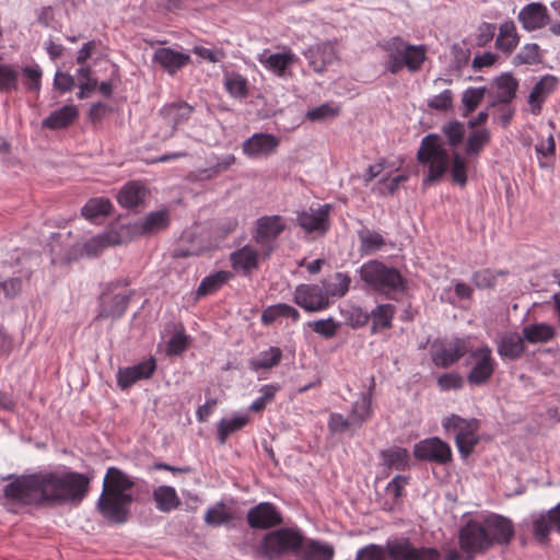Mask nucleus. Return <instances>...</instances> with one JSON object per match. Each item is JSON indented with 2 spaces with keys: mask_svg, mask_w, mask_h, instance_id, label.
<instances>
[{
  "mask_svg": "<svg viewBox=\"0 0 560 560\" xmlns=\"http://www.w3.org/2000/svg\"><path fill=\"white\" fill-rule=\"evenodd\" d=\"M280 144L279 139L271 133L256 132L243 144V153L248 158L268 156L276 152Z\"/></svg>",
  "mask_w": 560,
  "mask_h": 560,
  "instance_id": "nucleus-20",
  "label": "nucleus"
},
{
  "mask_svg": "<svg viewBox=\"0 0 560 560\" xmlns=\"http://www.w3.org/2000/svg\"><path fill=\"white\" fill-rule=\"evenodd\" d=\"M121 243V238L116 231H109L102 235H97L91 238L85 244V249L89 255H96L97 250L103 249L110 245H118Z\"/></svg>",
  "mask_w": 560,
  "mask_h": 560,
  "instance_id": "nucleus-47",
  "label": "nucleus"
},
{
  "mask_svg": "<svg viewBox=\"0 0 560 560\" xmlns=\"http://www.w3.org/2000/svg\"><path fill=\"white\" fill-rule=\"evenodd\" d=\"M442 427L446 432L455 433V444L463 457H467L474 452L479 442L477 434L480 427L479 420L465 419L453 413L442 421Z\"/></svg>",
  "mask_w": 560,
  "mask_h": 560,
  "instance_id": "nucleus-7",
  "label": "nucleus"
},
{
  "mask_svg": "<svg viewBox=\"0 0 560 560\" xmlns=\"http://www.w3.org/2000/svg\"><path fill=\"white\" fill-rule=\"evenodd\" d=\"M152 498L159 511L168 513L182 504L176 490L171 486H160L153 490Z\"/></svg>",
  "mask_w": 560,
  "mask_h": 560,
  "instance_id": "nucleus-33",
  "label": "nucleus"
},
{
  "mask_svg": "<svg viewBox=\"0 0 560 560\" xmlns=\"http://www.w3.org/2000/svg\"><path fill=\"white\" fill-rule=\"evenodd\" d=\"M249 421L247 415L235 416L232 419H222L218 423V440L220 444H224L230 434L244 428Z\"/></svg>",
  "mask_w": 560,
  "mask_h": 560,
  "instance_id": "nucleus-40",
  "label": "nucleus"
},
{
  "mask_svg": "<svg viewBox=\"0 0 560 560\" xmlns=\"http://www.w3.org/2000/svg\"><path fill=\"white\" fill-rule=\"evenodd\" d=\"M89 487L90 478L81 472H38L16 477L4 487V495L26 505L80 503Z\"/></svg>",
  "mask_w": 560,
  "mask_h": 560,
  "instance_id": "nucleus-1",
  "label": "nucleus"
},
{
  "mask_svg": "<svg viewBox=\"0 0 560 560\" xmlns=\"http://www.w3.org/2000/svg\"><path fill=\"white\" fill-rule=\"evenodd\" d=\"M395 314V306L392 304L377 305L372 312L373 317L372 331L375 332L377 328L386 329L392 326V319Z\"/></svg>",
  "mask_w": 560,
  "mask_h": 560,
  "instance_id": "nucleus-45",
  "label": "nucleus"
},
{
  "mask_svg": "<svg viewBox=\"0 0 560 560\" xmlns=\"http://www.w3.org/2000/svg\"><path fill=\"white\" fill-rule=\"evenodd\" d=\"M232 277L230 271L220 270L209 275L200 282L197 289L198 296H206L218 291L223 284H225Z\"/></svg>",
  "mask_w": 560,
  "mask_h": 560,
  "instance_id": "nucleus-39",
  "label": "nucleus"
},
{
  "mask_svg": "<svg viewBox=\"0 0 560 560\" xmlns=\"http://www.w3.org/2000/svg\"><path fill=\"white\" fill-rule=\"evenodd\" d=\"M505 271H492L490 269L479 270L474 273L472 281L480 289H489L495 285L497 277L505 275Z\"/></svg>",
  "mask_w": 560,
  "mask_h": 560,
  "instance_id": "nucleus-55",
  "label": "nucleus"
},
{
  "mask_svg": "<svg viewBox=\"0 0 560 560\" xmlns=\"http://www.w3.org/2000/svg\"><path fill=\"white\" fill-rule=\"evenodd\" d=\"M79 116V112L73 105H65L61 108L54 110L42 121L44 128L57 130L67 128Z\"/></svg>",
  "mask_w": 560,
  "mask_h": 560,
  "instance_id": "nucleus-30",
  "label": "nucleus"
},
{
  "mask_svg": "<svg viewBox=\"0 0 560 560\" xmlns=\"http://www.w3.org/2000/svg\"><path fill=\"white\" fill-rule=\"evenodd\" d=\"M454 93L451 90H444L440 94L428 101V106L434 110L445 112L452 108Z\"/></svg>",
  "mask_w": 560,
  "mask_h": 560,
  "instance_id": "nucleus-56",
  "label": "nucleus"
},
{
  "mask_svg": "<svg viewBox=\"0 0 560 560\" xmlns=\"http://www.w3.org/2000/svg\"><path fill=\"white\" fill-rule=\"evenodd\" d=\"M304 536L292 528H280L266 534L260 542L258 552L268 560H277L291 553L298 558Z\"/></svg>",
  "mask_w": 560,
  "mask_h": 560,
  "instance_id": "nucleus-6",
  "label": "nucleus"
},
{
  "mask_svg": "<svg viewBox=\"0 0 560 560\" xmlns=\"http://www.w3.org/2000/svg\"><path fill=\"white\" fill-rule=\"evenodd\" d=\"M442 132L446 138L447 144L456 149L464 140L466 129L463 122L453 120L442 127Z\"/></svg>",
  "mask_w": 560,
  "mask_h": 560,
  "instance_id": "nucleus-48",
  "label": "nucleus"
},
{
  "mask_svg": "<svg viewBox=\"0 0 560 560\" xmlns=\"http://www.w3.org/2000/svg\"><path fill=\"white\" fill-rule=\"evenodd\" d=\"M224 86L229 94L236 98L246 97L248 94L247 80L238 73L225 75Z\"/></svg>",
  "mask_w": 560,
  "mask_h": 560,
  "instance_id": "nucleus-50",
  "label": "nucleus"
},
{
  "mask_svg": "<svg viewBox=\"0 0 560 560\" xmlns=\"http://www.w3.org/2000/svg\"><path fill=\"white\" fill-rule=\"evenodd\" d=\"M304 56L308 60L310 67L318 73H322L327 66L331 65L337 59V52L334 44L324 42L311 46Z\"/></svg>",
  "mask_w": 560,
  "mask_h": 560,
  "instance_id": "nucleus-23",
  "label": "nucleus"
},
{
  "mask_svg": "<svg viewBox=\"0 0 560 560\" xmlns=\"http://www.w3.org/2000/svg\"><path fill=\"white\" fill-rule=\"evenodd\" d=\"M459 547L463 552H468L475 559L478 553H485L490 546L482 522L469 521L459 530Z\"/></svg>",
  "mask_w": 560,
  "mask_h": 560,
  "instance_id": "nucleus-12",
  "label": "nucleus"
},
{
  "mask_svg": "<svg viewBox=\"0 0 560 560\" xmlns=\"http://www.w3.org/2000/svg\"><path fill=\"white\" fill-rule=\"evenodd\" d=\"M517 20L527 32L541 30L551 22L548 9L541 2H530L523 7L517 14Z\"/></svg>",
  "mask_w": 560,
  "mask_h": 560,
  "instance_id": "nucleus-18",
  "label": "nucleus"
},
{
  "mask_svg": "<svg viewBox=\"0 0 560 560\" xmlns=\"http://www.w3.org/2000/svg\"><path fill=\"white\" fill-rule=\"evenodd\" d=\"M407 178H408V175L401 174V175L395 176L390 180L381 179L377 183L375 190L380 195H383V196L394 195L398 190L399 185L402 182L407 180Z\"/></svg>",
  "mask_w": 560,
  "mask_h": 560,
  "instance_id": "nucleus-61",
  "label": "nucleus"
},
{
  "mask_svg": "<svg viewBox=\"0 0 560 560\" xmlns=\"http://www.w3.org/2000/svg\"><path fill=\"white\" fill-rule=\"evenodd\" d=\"M307 326L316 334L324 338H332L336 336L339 324L334 320V318L329 317L326 319H318L314 322H310Z\"/></svg>",
  "mask_w": 560,
  "mask_h": 560,
  "instance_id": "nucleus-54",
  "label": "nucleus"
},
{
  "mask_svg": "<svg viewBox=\"0 0 560 560\" xmlns=\"http://www.w3.org/2000/svg\"><path fill=\"white\" fill-rule=\"evenodd\" d=\"M233 520L232 513L226 509L223 502H218L209 508L205 514V522L209 526L218 527Z\"/></svg>",
  "mask_w": 560,
  "mask_h": 560,
  "instance_id": "nucleus-46",
  "label": "nucleus"
},
{
  "mask_svg": "<svg viewBox=\"0 0 560 560\" xmlns=\"http://www.w3.org/2000/svg\"><path fill=\"white\" fill-rule=\"evenodd\" d=\"M384 464L389 468L397 470L405 469L409 463V453L406 448L394 446L384 450L382 453Z\"/></svg>",
  "mask_w": 560,
  "mask_h": 560,
  "instance_id": "nucleus-43",
  "label": "nucleus"
},
{
  "mask_svg": "<svg viewBox=\"0 0 560 560\" xmlns=\"http://www.w3.org/2000/svg\"><path fill=\"white\" fill-rule=\"evenodd\" d=\"M294 302L306 312L326 310L330 302L326 298L325 288L319 284H300L294 291Z\"/></svg>",
  "mask_w": 560,
  "mask_h": 560,
  "instance_id": "nucleus-14",
  "label": "nucleus"
},
{
  "mask_svg": "<svg viewBox=\"0 0 560 560\" xmlns=\"http://www.w3.org/2000/svg\"><path fill=\"white\" fill-rule=\"evenodd\" d=\"M135 486L133 480L117 467H109L103 480L102 493L96 509L112 524L126 523L133 497L128 493Z\"/></svg>",
  "mask_w": 560,
  "mask_h": 560,
  "instance_id": "nucleus-3",
  "label": "nucleus"
},
{
  "mask_svg": "<svg viewBox=\"0 0 560 560\" xmlns=\"http://www.w3.org/2000/svg\"><path fill=\"white\" fill-rule=\"evenodd\" d=\"M541 61L540 48L537 44H525L513 58V65H537Z\"/></svg>",
  "mask_w": 560,
  "mask_h": 560,
  "instance_id": "nucleus-49",
  "label": "nucleus"
},
{
  "mask_svg": "<svg viewBox=\"0 0 560 560\" xmlns=\"http://www.w3.org/2000/svg\"><path fill=\"white\" fill-rule=\"evenodd\" d=\"M522 335L525 339V342L532 345L547 343L555 338L556 330L550 324L535 323L525 325L522 328Z\"/></svg>",
  "mask_w": 560,
  "mask_h": 560,
  "instance_id": "nucleus-31",
  "label": "nucleus"
},
{
  "mask_svg": "<svg viewBox=\"0 0 560 560\" xmlns=\"http://www.w3.org/2000/svg\"><path fill=\"white\" fill-rule=\"evenodd\" d=\"M25 77V85L30 91L38 92L40 90L42 70L36 66H26L22 69Z\"/></svg>",
  "mask_w": 560,
  "mask_h": 560,
  "instance_id": "nucleus-58",
  "label": "nucleus"
},
{
  "mask_svg": "<svg viewBox=\"0 0 560 560\" xmlns=\"http://www.w3.org/2000/svg\"><path fill=\"white\" fill-rule=\"evenodd\" d=\"M129 294L126 290L115 293L109 288L100 299V313L97 318H119L126 311Z\"/></svg>",
  "mask_w": 560,
  "mask_h": 560,
  "instance_id": "nucleus-21",
  "label": "nucleus"
},
{
  "mask_svg": "<svg viewBox=\"0 0 560 560\" xmlns=\"http://www.w3.org/2000/svg\"><path fill=\"white\" fill-rule=\"evenodd\" d=\"M192 112L194 107L186 102L171 103L163 106L160 110V115L163 121L168 126V129L161 135V138L163 140L172 138L177 128L188 121Z\"/></svg>",
  "mask_w": 560,
  "mask_h": 560,
  "instance_id": "nucleus-16",
  "label": "nucleus"
},
{
  "mask_svg": "<svg viewBox=\"0 0 560 560\" xmlns=\"http://www.w3.org/2000/svg\"><path fill=\"white\" fill-rule=\"evenodd\" d=\"M259 60L267 69L281 77L284 75L287 68L296 61V56L288 50L281 54H270Z\"/></svg>",
  "mask_w": 560,
  "mask_h": 560,
  "instance_id": "nucleus-37",
  "label": "nucleus"
},
{
  "mask_svg": "<svg viewBox=\"0 0 560 560\" xmlns=\"http://www.w3.org/2000/svg\"><path fill=\"white\" fill-rule=\"evenodd\" d=\"M329 205L298 212L296 224L308 234L316 232L323 235L329 230Z\"/></svg>",
  "mask_w": 560,
  "mask_h": 560,
  "instance_id": "nucleus-17",
  "label": "nucleus"
},
{
  "mask_svg": "<svg viewBox=\"0 0 560 560\" xmlns=\"http://www.w3.org/2000/svg\"><path fill=\"white\" fill-rule=\"evenodd\" d=\"M498 354L503 360L515 361L520 359L526 350L523 335L514 331H508L499 336L495 340Z\"/></svg>",
  "mask_w": 560,
  "mask_h": 560,
  "instance_id": "nucleus-24",
  "label": "nucleus"
},
{
  "mask_svg": "<svg viewBox=\"0 0 560 560\" xmlns=\"http://www.w3.org/2000/svg\"><path fill=\"white\" fill-rule=\"evenodd\" d=\"M498 89L495 101L491 103L494 106L497 103L509 104L516 96L518 89L517 80L511 73H503L494 81Z\"/></svg>",
  "mask_w": 560,
  "mask_h": 560,
  "instance_id": "nucleus-35",
  "label": "nucleus"
},
{
  "mask_svg": "<svg viewBox=\"0 0 560 560\" xmlns=\"http://www.w3.org/2000/svg\"><path fill=\"white\" fill-rule=\"evenodd\" d=\"M491 548L494 545H508L514 537L512 521L499 514H491L482 521Z\"/></svg>",
  "mask_w": 560,
  "mask_h": 560,
  "instance_id": "nucleus-15",
  "label": "nucleus"
},
{
  "mask_svg": "<svg viewBox=\"0 0 560 560\" xmlns=\"http://www.w3.org/2000/svg\"><path fill=\"white\" fill-rule=\"evenodd\" d=\"M231 262L235 270L249 273L258 267V252L246 245L231 254Z\"/></svg>",
  "mask_w": 560,
  "mask_h": 560,
  "instance_id": "nucleus-34",
  "label": "nucleus"
},
{
  "mask_svg": "<svg viewBox=\"0 0 560 560\" xmlns=\"http://www.w3.org/2000/svg\"><path fill=\"white\" fill-rule=\"evenodd\" d=\"M415 456L420 460L446 465L452 462L451 446L440 438H429L420 441L413 447Z\"/></svg>",
  "mask_w": 560,
  "mask_h": 560,
  "instance_id": "nucleus-13",
  "label": "nucleus"
},
{
  "mask_svg": "<svg viewBox=\"0 0 560 560\" xmlns=\"http://www.w3.org/2000/svg\"><path fill=\"white\" fill-rule=\"evenodd\" d=\"M170 222L166 210L154 211L136 223V228L142 234H154L167 228Z\"/></svg>",
  "mask_w": 560,
  "mask_h": 560,
  "instance_id": "nucleus-36",
  "label": "nucleus"
},
{
  "mask_svg": "<svg viewBox=\"0 0 560 560\" xmlns=\"http://www.w3.org/2000/svg\"><path fill=\"white\" fill-rule=\"evenodd\" d=\"M386 52L385 69L392 73H399L405 67L410 72H418L425 60V48L422 45L408 44L400 36L390 37L381 44Z\"/></svg>",
  "mask_w": 560,
  "mask_h": 560,
  "instance_id": "nucleus-4",
  "label": "nucleus"
},
{
  "mask_svg": "<svg viewBox=\"0 0 560 560\" xmlns=\"http://www.w3.org/2000/svg\"><path fill=\"white\" fill-rule=\"evenodd\" d=\"M334 556L335 549L331 545L304 539L296 560H332Z\"/></svg>",
  "mask_w": 560,
  "mask_h": 560,
  "instance_id": "nucleus-27",
  "label": "nucleus"
},
{
  "mask_svg": "<svg viewBox=\"0 0 560 560\" xmlns=\"http://www.w3.org/2000/svg\"><path fill=\"white\" fill-rule=\"evenodd\" d=\"M113 206L107 198H91L81 209L82 215L88 220H94L98 217L108 215Z\"/></svg>",
  "mask_w": 560,
  "mask_h": 560,
  "instance_id": "nucleus-41",
  "label": "nucleus"
},
{
  "mask_svg": "<svg viewBox=\"0 0 560 560\" xmlns=\"http://www.w3.org/2000/svg\"><path fill=\"white\" fill-rule=\"evenodd\" d=\"M520 43L516 25L512 20H505L499 26L495 48L505 55H511Z\"/></svg>",
  "mask_w": 560,
  "mask_h": 560,
  "instance_id": "nucleus-26",
  "label": "nucleus"
},
{
  "mask_svg": "<svg viewBox=\"0 0 560 560\" xmlns=\"http://www.w3.org/2000/svg\"><path fill=\"white\" fill-rule=\"evenodd\" d=\"M247 523L252 528L267 529L282 524V516L270 502H261L247 512Z\"/></svg>",
  "mask_w": 560,
  "mask_h": 560,
  "instance_id": "nucleus-19",
  "label": "nucleus"
},
{
  "mask_svg": "<svg viewBox=\"0 0 560 560\" xmlns=\"http://www.w3.org/2000/svg\"><path fill=\"white\" fill-rule=\"evenodd\" d=\"M282 352L277 347H270L268 350L260 352L257 358L250 360V368L255 371L261 369H270L278 365L281 361Z\"/></svg>",
  "mask_w": 560,
  "mask_h": 560,
  "instance_id": "nucleus-44",
  "label": "nucleus"
},
{
  "mask_svg": "<svg viewBox=\"0 0 560 560\" xmlns=\"http://www.w3.org/2000/svg\"><path fill=\"white\" fill-rule=\"evenodd\" d=\"M389 560H440L441 552L431 547H416L408 538H396L386 542Z\"/></svg>",
  "mask_w": 560,
  "mask_h": 560,
  "instance_id": "nucleus-11",
  "label": "nucleus"
},
{
  "mask_svg": "<svg viewBox=\"0 0 560 560\" xmlns=\"http://www.w3.org/2000/svg\"><path fill=\"white\" fill-rule=\"evenodd\" d=\"M361 280L373 290L389 296L393 292H401L406 288V279L393 267L378 260H369L359 269Z\"/></svg>",
  "mask_w": 560,
  "mask_h": 560,
  "instance_id": "nucleus-5",
  "label": "nucleus"
},
{
  "mask_svg": "<svg viewBox=\"0 0 560 560\" xmlns=\"http://www.w3.org/2000/svg\"><path fill=\"white\" fill-rule=\"evenodd\" d=\"M371 416V398L366 394H362L351 409L349 419L354 429H359Z\"/></svg>",
  "mask_w": 560,
  "mask_h": 560,
  "instance_id": "nucleus-42",
  "label": "nucleus"
},
{
  "mask_svg": "<svg viewBox=\"0 0 560 560\" xmlns=\"http://www.w3.org/2000/svg\"><path fill=\"white\" fill-rule=\"evenodd\" d=\"M155 369L156 363L154 358H150L133 366L119 369L117 373V384L121 389H127L139 380L150 378Z\"/></svg>",
  "mask_w": 560,
  "mask_h": 560,
  "instance_id": "nucleus-22",
  "label": "nucleus"
},
{
  "mask_svg": "<svg viewBox=\"0 0 560 560\" xmlns=\"http://www.w3.org/2000/svg\"><path fill=\"white\" fill-rule=\"evenodd\" d=\"M19 72L10 65H0V92L18 89Z\"/></svg>",
  "mask_w": 560,
  "mask_h": 560,
  "instance_id": "nucleus-53",
  "label": "nucleus"
},
{
  "mask_svg": "<svg viewBox=\"0 0 560 560\" xmlns=\"http://www.w3.org/2000/svg\"><path fill=\"white\" fill-rule=\"evenodd\" d=\"M465 363L470 368L467 382L472 386L486 385L492 377L497 365L489 346L469 350Z\"/></svg>",
  "mask_w": 560,
  "mask_h": 560,
  "instance_id": "nucleus-8",
  "label": "nucleus"
},
{
  "mask_svg": "<svg viewBox=\"0 0 560 560\" xmlns=\"http://www.w3.org/2000/svg\"><path fill=\"white\" fill-rule=\"evenodd\" d=\"M486 88H469L462 95V103L465 106L464 116L474 112L483 100Z\"/></svg>",
  "mask_w": 560,
  "mask_h": 560,
  "instance_id": "nucleus-52",
  "label": "nucleus"
},
{
  "mask_svg": "<svg viewBox=\"0 0 560 560\" xmlns=\"http://www.w3.org/2000/svg\"><path fill=\"white\" fill-rule=\"evenodd\" d=\"M339 114V108L329 104H322L317 107L310 109L306 113V118L312 121L325 120L327 118L336 117Z\"/></svg>",
  "mask_w": 560,
  "mask_h": 560,
  "instance_id": "nucleus-59",
  "label": "nucleus"
},
{
  "mask_svg": "<svg viewBox=\"0 0 560 560\" xmlns=\"http://www.w3.org/2000/svg\"><path fill=\"white\" fill-rule=\"evenodd\" d=\"M284 230L285 220L281 215H264L257 219L253 237L264 257H269L277 248V238Z\"/></svg>",
  "mask_w": 560,
  "mask_h": 560,
  "instance_id": "nucleus-9",
  "label": "nucleus"
},
{
  "mask_svg": "<svg viewBox=\"0 0 560 560\" xmlns=\"http://www.w3.org/2000/svg\"><path fill=\"white\" fill-rule=\"evenodd\" d=\"M469 352V342L463 338L436 339L431 345V360L438 368L446 369Z\"/></svg>",
  "mask_w": 560,
  "mask_h": 560,
  "instance_id": "nucleus-10",
  "label": "nucleus"
},
{
  "mask_svg": "<svg viewBox=\"0 0 560 560\" xmlns=\"http://www.w3.org/2000/svg\"><path fill=\"white\" fill-rule=\"evenodd\" d=\"M529 524L536 541L540 545H547L549 541V535L555 527L551 509L546 513L541 512L530 514Z\"/></svg>",
  "mask_w": 560,
  "mask_h": 560,
  "instance_id": "nucleus-28",
  "label": "nucleus"
},
{
  "mask_svg": "<svg viewBox=\"0 0 560 560\" xmlns=\"http://www.w3.org/2000/svg\"><path fill=\"white\" fill-rule=\"evenodd\" d=\"M491 140V132L487 128L471 131L466 140L465 153L467 156H478Z\"/></svg>",
  "mask_w": 560,
  "mask_h": 560,
  "instance_id": "nucleus-38",
  "label": "nucleus"
},
{
  "mask_svg": "<svg viewBox=\"0 0 560 560\" xmlns=\"http://www.w3.org/2000/svg\"><path fill=\"white\" fill-rule=\"evenodd\" d=\"M417 160L420 164L428 166V175L423 179L424 186L436 183L445 174L448 166L452 180L455 184L464 187L467 183L465 158L456 150L450 156L436 133H429L422 138L417 152Z\"/></svg>",
  "mask_w": 560,
  "mask_h": 560,
  "instance_id": "nucleus-2",
  "label": "nucleus"
},
{
  "mask_svg": "<svg viewBox=\"0 0 560 560\" xmlns=\"http://www.w3.org/2000/svg\"><path fill=\"white\" fill-rule=\"evenodd\" d=\"M497 31L495 24L483 22L478 26L476 43L478 46L483 47L488 45L494 37Z\"/></svg>",
  "mask_w": 560,
  "mask_h": 560,
  "instance_id": "nucleus-64",
  "label": "nucleus"
},
{
  "mask_svg": "<svg viewBox=\"0 0 560 560\" xmlns=\"http://www.w3.org/2000/svg\"><path fill=\"white\" fill-rule=\"evenodd\" d=\"M438 385L443 390L460 389L464 386V378L458 373H445L438 378Z\"/></svg>",
  "mask_w": 560,
  "mask_h": 560,
  "instance_id": "nucleus-63",
  "label": "nucleus"
},
{
  "mask_svg": "<svg viewBox=\"0 0 560 560\" xmlns=\"http://www.w3.org/2000/svg\"><path fill=\"white\" fill-rule=\"evenodd\" d=\"M359 238L361 242V253L370 254L375 250H378L385 245L384 237L377 232L369 230L362 231L359 233Z\"/></svg>",
  "mask_w": 560,
  "mask_h": 560,
  "instance_id": "nucleus-51",
  "label": "nucleus"
},
{
  "mask_svg": "<svg viewBox=\"0 0 560 560\" xmlns=\"http://www.w3.org/2000/svg\"><path fill=\"white\" fill-rule=\"evenodd\" d=\"M557 83L558 79L555 75L546 74L535 84L528 95V104L533 115L540 114L544 102L553 92Z\"/></svg>",
  "mask_w": 560,
  "mask_h": 560,
  "instance_id": "nucleus-25",
  "label": "nucleus"
},
{
  "mask_svg": "<svg viewBox=\"0 0 560 560\" xmlns=\"http://www.w3.org/2000/svg\"><path fill=\"white\" fill-rule=\"evenodd\" d=\"M328 427L332 433H343L346 431H355L354 427L348 418L340 413H331L328 421Z\"/></svg>",
  "mask_w": 560,
  "mask_h": 560,
  "instance_id": "nucleus-62",
  "label": "nucleus"
},
{
  "mask_svg": "<svg viewBox=\"0 0 560 560\" xmlns=\"http://www.w3.org/2000/svg\"><path fill=\"white\" fill-rule=\"evenodd\" d=\"M386 556V546L371 544L358 551L355 560H385Z\"/></svg>",
  "mask_w": 560,
  "mask_h": 560,
  "instance_id": "nucleus-60",
  "label": "nucleus"
},
{
  "mask_svg": "<svg viewBox=\"0 0 560 560\" xmlns=\"http://www.w3.org/2000/svg\"><path fill=\"white\" fill-rule=\"evenodd\" d=\"M235 162V156L233 154H228L223 159H221L215 165L199 171L200 178L210 179L223 171L229 170Z\"/></svg>",
  "mask_w": 560,
  "mask_h": 560,
  "instance_id": "nucleus-57",
  "label": "nucleus"
},
{
  "mask_svg": "<svg viewBox=\"0 0 560 560\" xmlns=\"http://www.w3.org/2000/svg\"><path fill=\"white\" fill-rule=\"evenodd\" d=\"M153 60L168 73H175L189 61V56L171 48H159L154 52Z\"/></svg>",
  "mask_w": 560,
  "mask_h": 560,
  "instance_id": "nucleus-29",
  "label": "nucleus"
},
{
  "mask_svg": "<svg viewBox=\"0 0 560 560\" xmlns=\"http://www.w3.org/2000/svg\"><path fill=\"white\" fill-rule=\"evenodd\" d=\"M144 197V186L138 182H129L119 190L117 200L121 207L131 209L141 205Z\"/></svg>",
  "mask_w": 560,
  "mask_h": 560,
  "instance_id": "nucleus-32",
  "label": "nucleus"
}]
</instances>
